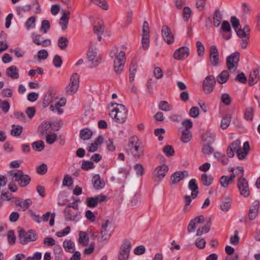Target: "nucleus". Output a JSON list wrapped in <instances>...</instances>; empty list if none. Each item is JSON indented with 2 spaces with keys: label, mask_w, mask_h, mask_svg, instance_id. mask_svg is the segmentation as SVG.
I'll return each mask as SVG.
<instances>
[{
  "label": "nucleus",
  "mask_w": 260,
  "mask_h": 260,
  "mask_svg": "<svg viewBox=\"0 0 260 260\" xmlns=\"http://www.w3.org/2000/svg\"><path fill=\"white\" fill-rule=\"evenodd\" d=\"M110 116L118 123H124L127 118V110L123 105H117L110 113Z\"/></svg>",
  "instance_id": "f257e3e1"
},
{
  "label": "nucleus",
  "mask_w": 260,
  "mask_h": 260,
  "mask_svg": "<svg viewBox=\"0 0 260 260\" xmlns=\"http://www.w3.org/2000/svg\"><path fill=\"white\" fill-rule=\"evenodd\" d=\"M110 55L112 57H115L114 61V68L115 72L117 74H120L122 71L125 62V52L120 51L118 54L113 50L111 51Z\"/></svg>",
  "instance_id": "f03ea898"
},
{
  "label": "nucleus",
  "mask_w": 260,
  "mask_h": 260,
  "mask_svg": "<svg viewBox=\"0 0 260 260\" xmlns=\"http://www.w3.org/2000/svg\"><path fill=\"white\" fill-rule=\"evenodd\" d=\"M237 169L239 170L238 175H240V177L238 180L237 182L238 189L241 195L244 197H247L250 194V190L248 182L245 178L243 177L244 175V169L241 167H237Z\"/></svg>",
  "instance_id": "7ed1b4c3"
},
{
  "label": "nucleus",
  "mask_w": 260,
  "mask_h": 260,
  "mask_svg": "<svg viewBox=\"0 0 260 260\" xmlns=\"http://www.w3.org/2000/svg\"><path fill=\"white\" fill-rule=\"evenodd\" d=\"M128 150L135 158H138L143 153V147L141 146L137 137H133L129 140Z\"/></svg>",
  "instance_id": "20e7f679"
},
{
  "label": "nucleus",
  "mask_w": 260,
  "mask_h": 260,
  "mask_svg": "<svg viewBox=\"0 0 260 260\" xmlns=\"http://www.w3.org/2000/svg\"><path fill=\"white\" fill-rule=\"evenodd\" d=\"M79 86V75L74 73L71 77L70 82L66 88V93L67 95H72L75 94Z\"/></svg>",
  "instance_id": "39448f33"
},
{
  "label": "nucleus",
  "mask_w": 260,
  "mask_h": 260,
  "mask_svg": "<svg viewBox=\"0 0 260 260\" xmlns=\"http://www.w3.org/2000/svg\"><path fill=\"white\" fill-rule=\"evenodd\" d=\"M131 247V242L128 240H125L120 247L117 256L118 259L128 260Z\"/></svg>",
  "instance_id": "423d86ee"
},
{
  "label": "nucleus",
  "mask_w": 260,
  "mask_h": 260,
  "mask_svg": "<svg viewBox=\"0 0 260 260\" xmlns=\"http://www.w3.org/2000/svg\"><path fill=\"white\" fill-rule=\"evenodd\" d=\"M240 59V53L235 52L226 57V64L227 68L231 72H234L237 69Z\"/></svg>",
  "instance_id": "0eeeda50"
},
{
  "label": "nucleus",
  "mask_w": 260,
  "mask_h": 260,
  "mask_svg": "<svg viewBox=\"0 0 260 260\" xmlns=\"http://www.w3.org/2000/svg\"><path fill=\"white\" fill-rule=\"evenodd\" d=\"M37 239V235L32 230H29L26 232L24 230L19 231V240L20 243L25 244L29 242L35 241Z\"/></svg>",
  "instance_id": "6e6552de"
},
{
  "label": "nucleus",
  "mask_w": 260,
  "mask_h": 260,
  "mask_svg": "<svg viewBox=\"0 0 260 260\" xmlns=\"http://www.w3.org/2000/svg\"><path fill=\"white\" fill-rule=\"evenodd\" d=\"M142 31V46L144 50H146L149 46V26L148 22L146 21L143 23Z\"/></svg>",
  "instance_id": "1a4fd4ad"
},
{
  "label": "nucleus",
  "mask_w": 260,
  "mask_h": 260,
  "mask_svg": "<svg viewBox=\"0 0 260 260\" xmlns=\"http://www.w3.org/2000/svg\"><path fill=\"white\" fill-rule=\"evenodd\" d=\"M168 167L163 165L156 168L153 172V179L155 181H161L166 175L168 172Z\"/></svg>",
  "instance_id": "9d476101"
},
{
  "label": "nucleus",
  "mask_w": 260,
  "mask_h": 260,
  "mask_svg": "<svg viewBox=\"0 0 260 260\" xmlns=\"http://www.w3.org/2000/svg\"><path fill=\"white\" fill-rule=\"evenodd\" d=\"M80 215L78 211L66 207L64 209V218L67 221H74L77 222Z\"/></svg>",
  "instance_id": "9b49d317"
},
{
  "label": "nucleus",
  "mask_w": 260,
  "mask_h": 260,
  "mask_svg": "<svg viewBox=\"0 0 260 260\" xmlns=\"http://www.w3.org/2000/svg\"><path fill=\"white\" fill-rule=\"evenodd\" d=\"M215 83V78L213 76H207L203 82L204 92L207 94L210 93L213 89Z\"/></svg>",
  "instance_id": "f8f14e48"
},
{
  "label": "nucleus",
  "mask_w": 260,
  "mask_h": 260,
  "mask_svg": "<svg viewBox=\"0 0 260 260\" xmlns=\"http://www.w3.org/2000/svg\"><path fill=\"white\" fill-rule=\"evenodd\" d=\"M87 58L90 62L91 67H96L101 62V57L97 55V52L95 50H89L87 53Z\"/></svg>",
  "instance_id": "ddd939ff"
},
{
  "label": "nucleus",
  "mask_w": 260,
  "mask_h": 260,
  "mask_svg": "<svg viewBox=\"0 0 260 260\" xmlns=\"http://www.w3.org/2000/svg\"><path fill=\"white\" fill-rule=\"evenodd\" d=\"M210 61L214 66H217L219 63L218 51L215 46L212 45L210 49Z\"/></svg>",
  "instance_id": "4468645a"
},
{
  "label": "nucleus",
  "mask_w": 260,
  "mask_h": 260,
  "mask_svg": "<svg viewBox=\"0 0 260 260\" xmlns=\"http://www.w3.org/2000/svg\"><path fill=\"white\" fill-rule=\"evenodd\" d=\"M259 207V203L258 201H255L250 206L248 214L250 220H253L257 216Z\"/></svg>",
  "instance_id": "2eb2a0df"
},
{
  "label": "nucleus",
  "mask_w": 260,
  "mask_h": 260,
  "mask_svg": "<svg viewBox=\"0 0 260 260\" xmlns=\"http://www.w3.org/2000/svg\"><path fill=\"white\" fill-rule=\"evenodd\" d=\"M31 38L33 42L38 45H42L43 47H47L51 45V41L49 39H46L42 41V36L35 32L31 34Z\"/></svg>",
  "instance_id": "dca6fc26"
},
{
  "label": "nucleus",
  "mask_w": 260,
  "mask_h": 260,
  "mask_svg": "<svg viewBox=\"0 0 260 260\" xmlns=\"http://www.w3.org/2000/svg\"><path fill=\"white\" fill-rule=\"evenodd\" d=\"M162 36L164 41L168 44H171L174 42V37L171 34L170 29L166 25H164L161 29Z\"/></svg>",
  "instance_id": "f3484780"
},
{
  "label": "nucleus",
  "mask_w": 260,
  "mask_h": 260,
  "mask_svg": "<svg viewBox=\"0 0 260 260\" xmlns=\"http://www.w3.org/2000/svg\"><path fill=\"white\" fill-rule=\"evenodd\" d=\"M55 92L53 89H49L44 98L43 105L44 107H46L49 105L53 102L55 98Z\"/></svg>",
  "instance_id": "a211bd4d"
},
{
  "label": "nucleus",
  "mask_w": 260,
  "mask_h": 260,
  "mask_svg": "<svg viewBox=\"0 0 260 260\" xmlns=\"http://www.w3.org/2000/svg\"><path fill=\"white\" fill-rule=\"evenodd\" d=\"M6 75L12 79H17L19 77V70L15 66H12L6 70Z\"/></svg>",
  "instance_id": "6ab92c4d"
},
{
  "label": "nucleus",
  "mask_w": 260,
  "mask_h": 260,
  "mask_svg": "<svg viewBox=\"0 0 260 260\" xmlns=\"http://www.w3.org/2000/svg\"><path fill=\"white\" fill-rule=\"evenodd\" d=\"M103 137L101 135L99 136L94 142L91 143L87 148V151L90 152H93L95 151L98 149L99 146L103 143Z\"/></svg>",
  "instance_id": "aec40b11"
},
{
  "label": "nucleus",
  "mask_w": 260,
  "mask_h": 260,
  "mask_svg": "<svg viewBox=\"0 0 260 260\" xmlns=\"http://www.w3.org/2000/svg\"><path fill=\"white\" fill-rule=\"evenodd\" d=\"M250 149V146L248 142H244L243 148H241L237 152V156L239 159H243L245 158L248 153Z\"/></svg>",
  "instance_id": "412c9836"
},
{
  "label": "nucleus",
  "mask_w": 260,
  "mask_h": 260,
  "mask_svg": "<svg viewBox=\"0 0 260 260\" xmlns=\"http://www.w3.org/2000/svg\"><path fill=\"white\" fill-rule=\"evenodd\" d=\"M138 62L136 60H133L130 64L129 69V79L131 82L134 81L135 75L137 71Z\"/></svg>",
  "instance_id": "4be33fe9"
},
{
  "label": "nucleus",
  "mask_w": 260,
  "mask_h": 260,
  "mask_svg": "<svg viewBox=\"0 0 260 260\" xmlns=\"http://www.w3.org/2000/svg\"><path fill=\"white\" fill-rule=\"evenodd\" d=\"M70 14V12L69 11H63V15L60 18L59 23L62 30H64L67 28Z\"/></svg>",
  "instance_id": "5701e85b"
},
{
  "label": "nucleus",
  "mask_w": 260,
  "mask_h": 260,
  "mask_svg": "<svg viewBox=\"0 0 260 260\" xmlns=\"http://www.w3.org/2000/svg\"><path fill=\"white\" fill-rule=\"evenodd\" d=\"M259 79L258 70H254L252 71L249 75L248 83L250 86H252L257 82Z\"/></svg>",
  "instance_id": "b1692460"
},
{
  "label": "nucleus",
  "mask_w": 260,
  "mask_h": 260,
  "mask_svg": "<svg viewBox=\"0 0 260 260\" xmlns=\"http://www.w3.org/2000/svg\"><path fill=\"white\" fill-rule=\"evenodd\" d=\"M189 188L191 190V196L192 198H196L199 193L198 186L196 183V180L195 179H192L189 182Z\"/></svg>",
  "instance_id": "393cba45"
},
{
  "label": "nucleus",
  "mask_w": 260,
  "mask_h": 260,
  "mask_svg": "<svg viewBox=\"0 0 260 260\" xmlns=\"http://www.w3.org/2000/svg\"><path fill=\"white\" fill-rule=\"evenodd\" d=\"M92 184L93 187L96 189H101L105 186L104 182H102L99 175L96 174L92 178Z\"/></svg>",
  "instance_id": "a878e982"
},
{
  "label": "nucleus",
  "mask_w": 260,
  "mask_h": 260,
  "mask_svg": "<svg viewBox=\"0 0 260 260\" xmlns=\"http://www.w3.org/2000/svg\"><path fill=\"white\" fill-rule=\"evenodd\" d=\"M51 124L50 123L45 121L42 122L39 126V131L42 135H47L50 132Z\"/></svg>",
  "instance_id": "bb28decb"
},
{
  "label": "nucleus",
  "mask_w": 260,
  "mask_h": 260,
  "mask_svg": "<svg viewBox=\"0 0 260 260\" xmlns=\"http://www.w3.org/2000/svg\"><path fill=\"white\" fill-rule=\"evenodd\" d=\"M63 247L68 252L73 253L75 250V243L70 240H66L63 242Z\"/></svg>",
  "instance_id": "cd10ccee"
},
{
  "label": "nucleus",
  "mask_w": 260,
  "mask_h": 260,
  "mask_svg": "<svg viewBox=\"0 0 260 260\" xmlns=\"http://www.w3.org/2000/svg\"><path fill=\"white\" fill-rule=\"evenodd\" d=\"M92 135L91 130L89 128H84L80 131V137L83 140H89Z\"/></svg>",
  "instance_id": "c85d7f7f"
},
{
  "label": "nucleus",
  "mask_w": 260,
  "mask_h": 260,
  "mask_svg": "<svg viewBox=\"0 0 260 260\" xmlns=\"http://www.w3.org/2000/svg\"><path fill=\"white\" fill-rule=\"evenodd\" d=\"M229 78V72L224 70L217 76V81L220 84L225 83Z\"/></svg>",
  "instance_id": "c756f323"
},
{
  "label": "nucleus",
  "mask_w": 260,
  "mask_h": 260,
  "mask_svg": "<svg viewBox=\"0 0 260 260\" xmlns=\"http://www.w3.org/2000/svg\"><path fill=\"white\" fill-rule=\"evenodd\" d=\"M93 31L94 34L98 36V39L99 41L102 40L101 35L104 31V25L102 23H99L93 26Z\"/></svg>",
  "instance_id": "7c9ffc66"
},
{
  "label": "nucleus",
  "mask_w": 260,
  "mask_h": 260,
  "mask_svg": "<svg viewBox=\"0 0 260 260\" xmlns=\"http://www.w3.org/2000/svg\"><path fill=\"white\" fill-rule=\"evenodd\" d=\"M78 242L83 246L87 245L89 242V238L86 233L84 232H80L79 234Z\"/></svg>",
  "instance_id": "2f4dec72"
},
{
  "label": "nucleus",
  "mask_w": 260,
  "mask_h": 260,
  "mask_svg": "<svg viewBox=\"0 0 260 260\" xmlns=\"http://www.w3.org/2000/svg\"><path fill=\"white\" fill-rule=\"evenodd\" d=\"M222 16L219 10H216L214 14L213 24L215 27H218L220 24Z\"/></svg>",
  "instance_id": "473e14b6"
},
{
  "label": "nucleus",
  "mask_w": 260,
  "mask_h": 260,
  "mask_svg": "<svg viewBox=\"0 0 260 260\" xmlns=\"http://www.w3.org/2000/svg\"><path fill=\"white\" fill-rule=\"evenodd\" d=\"M111 236V232L110 229H102L101 231V237L99 238V241L103 242L108 240Z\"/></svg>",
  "instance_id": "72a5a7b5"
},
{
  "label": "nucleus",
  "mask_w": 260,
  "mask_h": 260,
  "mask_svg": "<svg viewBox=\"0 0 260 260\" xmlns=\"http://www.w3.org/2000/svg\"><path fill=\"white\" fill-rule=\"evenodd\" d=\"M254 109L253 107L247 108L244 112V117L247 121H252L253 118Z\"/></svg>",
  "instance_id": "f704fd0d"
},
{
  "label": "nucleus",
  "mask_w": 260,
  "mask_h": 260,
  "mask_svg": "<svg viewBox=\"0 0 260 260\" xmlns=\"http://www.w3.org/2000/svg\"><path fill=\"white\" fill-rule=\"evenodd\" d=\"M201 180L203 185L208 186L212 183L213 179L210 175L203 174L201 176Z\"/></svg>",
  "instance_id": "c9c22d12"
},
{
  "label": "nucleus",
  "mask_w": 260,
  "mask_h": 260,
  "mask_svg": "<svg viewBox=\"0 0 260 260\" xmlns=\"http://www.w3.org/2000/svg\"><path fill=\"white\" fill-rule=\"evenodd\" d=\"M32 204V202L30 199H27L21 201V205L19 208H18V210L24 211L28 209Z\"/></svg>",
  "instance_id": "e433bc0d"
},
{
  "label": "nucleus",
  "mask_w": 260,
  "mask_h": 260,
  "mask_svg": "<svg viewBox=\"0 0 260 260\" xmlns=\"http://www.w3.org/2000/svg\"><path fill=\"white\" fill-rule=\"evenodd\" d=\"M192 15V11L189 7H185L182 11V18L185 22L188 21Z\"/></svg>",
  "instance_id": "4c0bfd02"
},
{
  "label": "nucleus",
  "mask_w": 260,
  "mask_h": 260,
  "mask_svg": "<svg viewBox=\"0 0 260 260\" xmlns=\"http://www.w3.org/2000/svg\"><path fill=\"white\" fill-rule=\"evenodd\" d=\"M192 137L191 133L189 130L184 129L182 131L181 139L183 143H188Z\"/></svg>",
  "instance_id": "58836bf2"
},
{
  "label": "nucleus",
  "mask_w": 260,
  "mask_h": 260,
  "mask_svg": "<svg viewBox=\"0 0 260 260\" xmlns=\"http://www.w3.org/2000/svg\"><path fill=\"white\" fill-rule=\"evenodd\" d=\"M232 201L230 198H225L220 204V208L222 211H228L231 206Z\"/></svg>",
  "instance_id": "ea45409f"
},
{
  "label": "nucleus",
  "mask_w": 260,
  "mask_h": 260,
  "mask_svg": "<svg viewBox=\"0 0 260 260\" xmlns=\"http://www.w3.org/2000/svg\"><path fill=\"white\" fill-rule=\"evenodd\" d=\"M189 49L187 47H180V60H184L189 55Z\"/></svg>",
  "instance_id": "a19ab883"
},
{
  "label": "nucleus",
  "mask_w": 260,
  "mask_h": 260,
  "mask_svg": "<svg viewBox=\"0 0 260 260\" xmlns=\"http://www.w3.org/2000/svg\"><path fill=\"white\" fill-rule=\"evenodd\" d=\"M159 109L164 111H169L172 110L173 107L169 105V103L165 101L159 102L158 104Z\"/></svg>",
  "instance_id": "79ce46f5"
},
{
  "label": "nucleus",
  "mask_w": 260,
  "mask_h": 260,
  "mask_svg": "<svg viewBox=\"0 0 260 260\" xmlns=\"http://www.w3.org/2000/svg\"><path fill=\"white\" fill-rule=\"evenodd\" d=\"M231 120V116L230 115H225L222 119L220 127L222 129H225L228 127Z\"/></svg>",
  "instance_id": "37998d69"
},
{
  "label": "nucleus",
  "mask_w": 260,
  "mask_h": 260,
  "mask_svg": "<svg viewBox=\"0 0 260 260\" xmlns=\"http://www.w3.org/2000/svg\"><path fill=\"white\" fill-rule=\"evenodd\" d=\"M23 172L21 170H15L9 173L10 175L12 177V179L15 181H20L21 177H22Z\"/></svg>",
  "instance_id": "c03bdc74"
},
{
  "label": "nucleus",
  "mask_w": 260,
  "mask_h": 260,
  "mask_svg": "<svg viewBox=\"0 0 260 260\" xmlns=\"http://www.w3.org/2000/svg\"><path fill=\"white\" fill-rule=\"evenodd\" d=\"M31 145L35 150L39 152L41 151L45 147L44 143L41 140L34 142Z\"/></svg>",
  "instance_id": "a18cd8bd"
},
{
  "label": "nucleus",
  "mask_w": 260,
  "mask_h": 260,
  "mask_svg": "<svg viewBox=\"0 0 260 260\" xmlns=\"http://www.w3.org/2000/svg\"><path fill=\"white\" fill-rule=\"evenodd\" d=\"M69 43L68 40L64 37H60L58 40V46L61 50H64Z\"/></svg>",
  "instance_id": "49530a36"
},
{
  "label": "nucleus",
  "mask_w": 260,
  "mask_h": 260,
  "mask_svg": "<svg viewBox=\"0 0 260 260\" xmlns=\"http://www.w3.org/2000/svg\"><path fill=\"white\" fill-rule=\"evenodd\" d=\"M12 129L11 131V134L14 136H19L22 132V127L20 125H15L13 124Z\"/></svg>",
  "instance_id": "de8ad7c7"
},
{
  "label": "nucleus",
  "mask_w": 260,
  "mask_h": 260,
  "mask_svg": "<svg viewBox=\"0 0 260 260\" xmlns=\"http://www.w3.org/2000/svg\"><path fill=\"white\" fill-rule=\"evenodd\" d=\"M22 176L20 180L19 185L21 187H25L29 183L30 178L28 175L24 174L23 173Z\"/></svg>",
  "instance_id": "09e8293b"
},
{
  "label": "nucleus",
  "mask_w": 260,
  "mask_h": 260,
  "mask_svg": "<svg viewBox=\"0 0 260 260\" xmlns=\"http://www.w3.org/2000/svg\"><path fill=\"white\" fill-rule=\"evenodd\" d=\"M50 28V25L49 21L47 20H44L42 21L41 26L40 28V31L44 34H46L48 32Z\"/></svg>",
  "instance_id": "8fccbe9b"
},
{
  "label": "nucleus",
  "mask_w": 260,
  "mask_h": 260,
  "mask_svg": "<svg viewBox=\"0 0 260 260\" xmlns=\"http://www.w3.org/2000/svg\"><path fill=\"white\" fill-rule=\"evenodd\" d=\"M210 229V226L209 224H206L202 227L198 229L197 231L196 235L198 236H201L203 234H206L209 232Z\"/></svg>",
  "instance_id": "3c124183"
},
{
  "label": "nucleus",
  "mask_w": 260,
  "mask_h": 260,
  "mask_svg": "<svg viewBox=\"0 0 260 260\" xmlns=\"http://www.w3.org/2000/svg\"><path fill=\"white\" fill-rule=\"evenodd\" d=\"M36 18L34 16L29 18L25 22V25L27 30L35 27Z\"/></svg>",
  "instance_id": "603ef678"
},
{
  "label": "nucleus",
  "mask_w": 260,
  "mask_h": 260,
  "mask_svg": "<svg viewBox=\"0 0 260 260\" xmlns=\"http://www.w3.org/2000/svg\"><path fill=\"white\" fill-rule=\"evenodd\" d=\"M179 182V172L176 171L171 177L170 183L172 186H176Z\"/></svg>",
  "instance_id": "864d4df0"
},
{
  "label": "nucleus",
  "mask_w": 260,
  "mask_h": 260,
  "mask_svg": "<svg viewBox=\"0 0 260 260\" xmlns=\"http://www.w3.org/2000/svg\"><path fill=\"white\" fill-rule=\"evenodd\" d=\"M57 139V135L55 133H49L46 135V142L49 144L54 143Z\"/></svg>",
  "instance_id": "5fc2aeb1"
},
{
  "label": "nucleus",
  "mask_w": 260,
  "mask_h": 260,
  "mask_svg": "<svg viewBox=\"0 0 260 260\" xmlns=\"http://www.w3.org/2000/svg\"><path fill=\"white\" fill-rule=\"evenodd\" d=\"M10 107V105L8 101H3L0 99V109H1L4 113H7L9 110Z\"/></svg>",
  "instance_id": "6e6d98bb"
},
{
  "label": "nucleus",
  "mask_w": 260,
  "mask_h": 260,
  "mask_svg": "<svg viewBox=\"0 0 260 260\" xmlns=\"http://www.w3.org/2000/svg\"><path fill=\"white\" fill-rule=\"evenodd\" d=\"M198 55L199 56H203L204 55L205 48L203 44L200 41L196 42Z\"/></svg>",
  "instance_id": "4d7b16f0"
},
{
  "label": "nucleus",
  "mask_w": 260,
  "mask_h": 260,
  "mask_svg": "<svg viewBox=\"0 0 260 260\" xmlns=\"http://www.w3.org/2000/svg\"><path fill=\"white\" fill-rule=\"evenodd\" d=\"M219 182L221 186L226 188L228 186L229 184L232 183L227 176H222L219 180Z\"/></svg>",
  "instance_id": "13d9d810"
},
{
  "label": "nucleus",
  "mask_w": 260,
  "mask_h": 260,
  "mask_svg": "<svg viewBox=\"0 0 260 260\" xmlns=\"http://www.w3.org/2000/svg\"><path fill=\"white\" fill-rule=\"evenodd\" d=\"M163 152L166 154V156L170 157L174 154V150L173 147L171 145H167L162 149Z\"/></svg>",
  "instance_id": "bf43d9fd"
},
{
  "label": "nucleus",
  "mask_w": 260,
  "mask_h": 260,
  "mask_svg": "<svg viewBox=\"0 0 260 260\" xmlns=\"http://www.w3.org/2000/svg\"><path fill=\"white\" fill-rule=\"evenodd\" d=\"M92 3L104 10L108 9V5L105 0H94Z\"/></svg>",
  "instance_id": "052dcab7"
},
{
  "label": "nucleus",
  "mask_w": 260,
  "mask_h": 260,
  "mask_svg": "<svg viewBox=\"0 0 260 260\" xmlns=\"http://www.w3.org/2000/svg\"><path fill=\"white\" fill-rule=\"evenodd\" d=\"M98 204L95 197L87 198L86 199V204L90 208L96 207Z\"/></svg>",
  "instance_id": "680f3d73"
},
{
  "label": "nucleus",
  "mask_w": 260,
  "mask_h": 260,
  "mask_svg": "<svg viewBox=\"0 0 260 260\" xmlns=\"http://www.w3.org/2000/svg\"><path fill=\"white\" fill-rule=\"evenodd\" d=\"M206 241L203 238H198L195 241L196 246L199 249H203L206 245Z\"/></svg>",
  "instance_id": "e2e57ef3"
},
{
  "label": "nucleus",
  "mask_w": 260,
  "mask_h": 260,
  "mask_svg": "<svg viewBox=\"0 0 260 260\" xmlns=\"http://www.w3.org/2000/svg\"><path fill=\"white\" fill-rule=\"evenodd\" d=\"M73 183L72 178L69 175H66L64 177L62 185L63 186H70Z\"/></svg>",
  "instance_id": "0e129e2a"
},
{
  "label": "nucleus",
  "mask_w": 260,
  "mask_h": 260,
  "mask_svg": "<svg viewBox=\"0 0 260 260\" xmlns=\"http://www.w3.org/2000/svg\"><path fill=\"white\" fill-rule=\"evenodd\" d=\"M62 61L61 57L58 55H55L53 59V63L56 68H60Z\"/></svg>",
  "instance_id": "69168bd1"
},
{
  "label": "nucleus",
  "mask_w": 260,
  "mask_h": 260,
  "mask_svg": "<svg viewBox=\"0 0 260 260\" xmlns=\"http://www.w3.org/2000/svg\"><path fill=\"white\" fill-rule=\"evenodd\" d=\"M47 171V166L45 164H42L37 167V172L40 175L45 174Z\"/></svg>",
  "instance_id": "338daca9"
},
{
  "label": "nucleus",
  "mask_w": 260,
  "mask_h": 260,
  "mask_svg": "<svg viewBox=\"0 0 260 260\" xmlns=\"http://www.w3.org/2000/svg\"><path fill=\"white\" fill-rule=\"evenodd\" d=\"M48 56V53L47 51L45 49H42L39 51L37 53V57L39 59H45Z\"/></svg>",
  "instance_id": "774afa93"
}]
</instances>
